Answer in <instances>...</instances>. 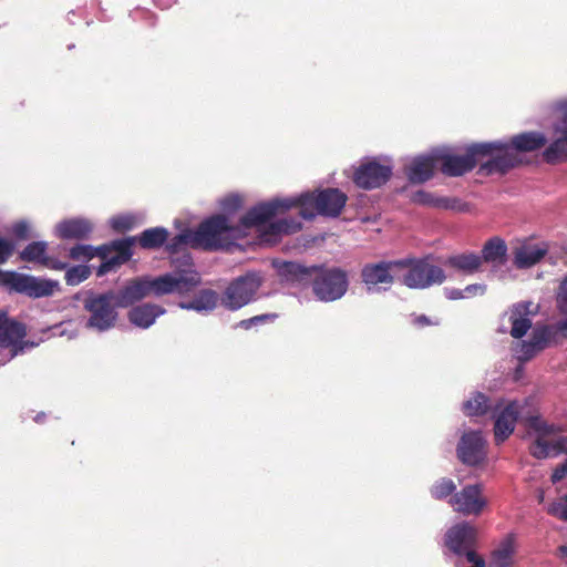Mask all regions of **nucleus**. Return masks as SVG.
I'll return each mask as SVG.
<instances>
[{
    "label": "nucleus",
    "mask_w": 567,
    "mask_h": 567,
    "mask_svg": "<svg viewBox=\"0 0 567 567\" xmlns=\"http://www.w3.org/2000/svg\"><path fill=\"white\" fill-rule=\"evenodd\" d=\"M544 159L549 164L567 161V144H548L543 151Z\"/></svg>",
    "instance_id": "nucleus-36"
},
{
    "label": "nucleus",
    "mask_w": 567,
    "mask_h": 567,
    "mask_svg": "<svg viewBox=\"0 0 567 567\" xmlns=\"http://www.w3.org/2000/svg\"><path fill=\"white\" fill-rule=\"evenodd\" d=\"M107 252H110L107 245L94 247L92 245L79 244L70 248L69 257L78 261H89L96 256L105 258Z\"/></svg>",
    "instance_id": "nucleus-30"
},
{
    "label": "nucleus",
    "mask_w": 567,
    "mask_h": 567,
    "mask_svg": "<svg viewBox=\"0 0 567 567\" xmlns=\"http://www.w3.org/2000/svg\"><path fill=\"white\" fill-rule=\"evenodd\" d=\"M540 349H538V347H536L533 342L528 341V342H523L522 343V348H520V351H522V355L520 358L524 359V360H528L530 359L532 357H534V354L539 351Z\"/></svg>",
    "instance_id": "nucleus-50"
},
{
    "label": "nucleus",
    "mask_w": 567,
    "mask_h": 567,
    "mask_svg": "<svg viewBox=\"0 0 567 567\" xmlns=\"http://www.w3.org/2000/svg\"><path fill=\"white\" fill-rule=\"evenodd\" d=\"M494 435L497 444L503 443L515 430V425L519 415V404L517 401H509L505 404L504 400H499L493 406Z\"/></svg>",
    "instance_id": "nucleus-12"
},
{
    "label": "nucleus",
    "mask_w": 567,
    "mask_h": 567,
    "mask_svg": "<svg viewBox=\"0 0 567 567\" xmlns=\"http://www.w3.org/2000/svg\"><path fill=\"white\" fill-rule=\"evenodd\" d=\"M451 504L463 515H478L486 506L480 484L466 485L451 498Z\"/></svg>",
    "instance_id": "nucleus-16"
},
{
    "label": "nucleus",
    "mask_w": 567,
    "mask_h": 567,
    "mask_svg": "<svg viewBox=\"0 0 567 567\" xmlns=\"http://www.w3.org/2000/svg\"><path fill=\"white\" fill-rule=\"evenodd\" d=\"M44 417H45L44 413H39V414L35 415L34 421L37 423H40V422H42L44 420Z\"/></svg>",
    "instance_id": "nucleus-60"
},
{
    "label": "nucleus",
    "mask_w": 567,
    "mask_h": 567,
    "mask_svg": "<svg viewBox=\"0 0 567 567\" xmlns=\"http://www.w3.org/2000/svg\"><path fill=\"white\" fill-rule=\"evenodd\" d=\"M528 434L535 436L529 447L530 454L538 458H547L559 454L558 437L560 427L545 421L540 415H530L526 419Z\"/></svg>",
    "instance_id": "nucleus-8"
},
{
    "label": "nucleus",
    "mask_w": 567,
    "mask_h": 567,
    "mask_svg": "<svg viewBox=\"0 0 567 567\" xmlns=\"http://www.w3.org/2000/svg\"><path fill=\"white\" fill-rule=\"evenodd\" d=\"M392 173V165L368 159L355 168L353 182L359 188L371 190L383 186L391 178Z\"/></svg>",
    "instance_id": "nucleus-11"
},
{
    "label": "nucleus",
    "mask_w": 567,
    "mask_h": 567,
    "mask_svg": "<svg viewBox=\"0 0 567 567\" xmlns=\"http://www.w3.org/2000/svg\"><path fill=\"white\" fill-rule=\"evenodd\" d=\"M532 306L533 302L530 301L517 302L505 313V316H508V320L512 324L509 333L513 338H523L532 328V317L534 315L530 310Z\"/></svg>",
    "instance_id": "nucleus-21"
},
{
    "label": "nucleus",
    "mask_w": 567,
    "mask_h": 567,
    "mask_svg": "<svg viewBox=\"0 0 567 567\" xmlns=\"http://www.w3.org/2000/svg\"><path fill=\"white\" fill-rule=\"evenodd\" d=\"M30 224L27 220H18L13 223L9 229V233L17 240H27L30 237Z\"/></svg>",
    "instance_id": "nucleus-40"
},
{
    "label": "nucleus",
    "mask_w": 567,
    "mask_h": 567,
    "mask_svg": "<svg viewBox=\"0 0 567 567\" xmlns=\"http://www.w3.org/2000/svg\"><path fill=\"white\" fill-rule=\"evenodd\" d=\"M413 323L415 326H419V327H425V326H430V324H437V322L433 323L429 317H426L425 315H420V316H415L413 318Z\"/></svg>",
    "instance_id": "nucleus-54"
},
{
    "label": "nucleus",
    "mask_w": 567,
    "mask_h": 567,
    "mask_svg": "<svg viewBox=\"0 0 567 567\" xmlns=\"http://www.w3.org/2000/svg\"><path fill=\"white\" fill-rule=\"evenodd\" d=\"M557 307L561 312H567V276L561 280L556 296Z\"/></svg>",
    "instance_id": "nucleus-45"
},
{
    "label": "nucleus",
    "mask_w": 567,
    "mask_h": 567,
    "mask_svg": "<svg viewBox=\"0 0 567 567\" xmlns=\"http://www.w3.org/2000/svg\"><path fill=\"white\" fill-rule=\"evenodd\" d=\"M561 117L554 124L553 141L557 143H567V101L559 104Z\"/></svg>",
    "instance_id": "nucleus-35"
},
{
    "label": "nucleus",
    "mask_w": 567,
    "mask_h": 567,
    "mask_svg": "<svg viewBox=\"0 0 567 567\" xmlns=\"http://www.w3.org/2000/svg\"><path fill=\"white\" fill-rule=\"evenodd\" d=\"M480 256L482 264L487 262L495 268L504 266L507 261V246L505 240L499 237L488 239L484 244Z\"/></svg>",
    "instance_id": "nucleus-26"
},
{
    "label": "nucleus",
    "mask_w": 567,
    "mask_h": 567,
    "mask_svg": "<svg viewBox=\"0 0 567 567\" xmlns=\"http://www.w3.org/2000/svg\"><path fill=\"white\" fill-rule=\"evenodd\" d=\"M272 266L281 284L298 288L310 286L312 272L316 271L315 265L307 267L296 261L274 260Z\"/></svg>",
    "instance_id": "nucleus-15"
},
{
    "label": "nucleus",
    "mask_w": 567,
    "mask_h": 567,
    "mask_svg": "<svg viewBox=\"0 0 567 567\" xmlns=\"http://www.w3.org/2000/svg\"><path fill=\"white\" fill-rule=\"evenodd\" d=\"M219 302L220 298L218 292L213 289L205 288L198 290L193 298L181 300L177 306L183 310L208 315L217 308Z\"/></svg>",
    "instance_id": "nucleus-22"
},
{
    "label": "nucleus",
    "mask_w": 567,
    "mask_h": 567,
    "mask_svg": "<svg viewBox=\"0 0 567 567\" xmlns=\"http://www.w3.org/2000/svg\"><path fill=\"white\" fill-rule=\"evenodd\" d=\"M559 454L561 452L567 453V436L558 437Z\"/></svg>",
    "instance_id": "nucleus-57"
},
{
    "label": "nucleus",
    "mask_w": 567,
    "mask_h": 567,
    "mask_svg": "<svg viewBox=\"0 0 567 567\" xmlns=\"http://www.w3.org/2000/svg\"><path fill=\"white\" fill-rule=\"evenodd\" d=\"M91 275V268L86 265H74L65 270V282L69 286H78Z\"/></svg>",
    "instance_id": "nucleus-34"
},
{
    "label": "nucleus",
    "mask_w": 567,
    "mask_h": 567,
    "mask_svg": "<svg viewBox=\"0 0 567 567\" xmlns=\"http://www.w3.org/2000/svg\"><path fill=\"white\" fill-rule=\"evenodd\" d=\"M465 298H471L473 296H483L486 292V285L484 284H471L466 286L464 289Z\"/></svg>",
    "instance_id": "nucleus-48"
},
{
    "label": "nucleus",
    "mask_w": 567,
    "mask_h": 567,
    "mask_svg": "<svg viewBox=\"0 0 567 567\" xmlns=\"http://www.w3.org/2000/svg\"><path fill=\"white\" fill-rule=\"evenodd\" d=\"M68 262L61 261L56 258L47 256L42 266L52 269V270H66Z\"/></svg>",
    "instance_id": "nucleus-49"
},
{
    "label": "nucleus",
    "mask_w": 567,
    "mask_h": 567,
    "mask_svg": "<svg viewBox=\"0 0 567 567\" xmlns=\"http://www.w3.org/2000/svg\"><path fill=\"white\" fill-rule=\"evenodd\" d=\"M220 204L224 210L231 213L241 207V198L239 195H229Z\"/></svg>",
    "instance_id": "nucleus-47"
},
{
    "label": "nucleus",
    "mask_w": 567,
    "mask_h": 567,
    "mask_svg": "<svg viewBox=\"0 0 567 567\" xmlns=\"http://www.w3.org/2000/svg\"><path fill=\"white\" fill-rule=\"evenodd\" d=\"M486 441L482 431L465 432L457 444V457L466 465L475 466L486 457Z\"/></svg>",
    "instance_id": "nucleus-13"
},
{
    "label": "nucleus",
    "mask_w": 567,
    "mask_h": 567,
    "mask_svg": "<svg viewBox=\"0 0 567 567\" xmlns=\"http://www.w3.org/2000/svg\"><path fill=\"white\" fill-rule=\"evenodd\" d=\"M455 489L456 485L451 478H441L431 487V494L436 499H443L453 494Z\"/></svg>",
    "instance_id": "nucleus-38"
},
{
    "label": "nucleus",
    "mask_w": 567,
    "mask_h": 567,
    "mask_svg": "<svg viewBox=\"0 0 567 567\" xmlns=\"http://www.w3.org/2000/svg\"><path fill=\"white\" fill-rule=\"evenodd\" d=\"M559 551L563 557H567V546L559 547Z\"/></svg>",
    "instance_id": "nucleus-61"
},
{
    "label": "nucleus",
    "mask_w": 567,
    "mask_h": 567,
    "mask_svg": "<svg viewBox=\"0 0 567 567\" xmlns=\"http://www.w3.org/2000/svg\"><path fill=\"white\" fill-rule=\"evenodd\" d=\"M549 339V330L547 327L536 328L533 332L532 340L538 349H544Z\"/></svg>",
    "instance_id": "nucleus-44"
},
{
    "label": "nucleus",
    "mask_w": 567,
    "mask_h": 567,
    "mask_svg": "<svg viewBox=\"0 0 567 567\" xmlns=\"http://www.w3.org/2000/svg\"><path fill=\"white\" fill-rule=\"evenodd\" d=\"M444 293H445V297L450 300L465 299L463 289L445 288Z\"/></svg>",
    "instance_id": "nucleus-51"
},
{
    "label": "nucleus",
    "mask_w": 567,
    "mask_h": 567,
    "mask_svg": "<svg viewBox=\"0 0 567 567\" xmlns=\"http://www.w3.org/2000/svg\"><path fill=\"white\" fill-rule=\"evenodd\" d=\"M348 196L339 188H324L316 192H306L295 197L275 198L259 203L251 207L244 217V225H259L271 220L278 213L298 206L299 215L307 220L317 216L337 218L341 215Z\"/></svg>",
    "instance_id": "nucleus-2"
},
{
    "label": "nucleus",
    "mask_w": 567,
    "mask_h": 567,
    "mask_svg": "<svg viewBox=\"0 0 567 567\" xmlns=\"http://www.w3.org/2000/svg\"><path fill=\"white\" fill-rule=\"evenodd\" d=\"M0 287L9 292L21 293L33 299L51 297L60 290L58 280L1 269Z\"/></svg>",
    "instance_id": "nucleus-4"
},
{
    "label": "nucleus",
    "mask_w": 567,
    "mask_h": 567,
    "mask_svg": "<svg viewBox=\"0 0 567 567\" xmlns=\"http://www.w3.org/2000/svg\"><path fill=\"white\" fill-rule=\"evenodd\" d=\"M246 215L247 213L240 218L239 227L231 226L228 218L224 215H215L205 219L194 230L196 248L210 251L229 249L235 244V240L243 237L245 230L250 227L259 228L262 243L276 244L282 235L295 234L302 227L301 221L292 217L246 226L243 223Z\"/></svg>",
    "instance_id": "nucleus-3"
},
{
    "label": "nucleus",
    "mask_w": 567,
    "mask_h": 567,
    "mask_svg": "<svg viewBox=\"0 0 567 567\" xmlns=\"http://www.w3.org/2000/svg\"><path fill=\"white\" fill-rule=\"evenodd\" d=\"M474 144L466 154H453L450 152H437L439 155V169L447 177L463 176L465 173L471 172L476 166V158Z\"/></svg>",
    "instance_id": "nucleus-14"
},
{
    "label": "nucleus",
    "mask_w": 567,
    "mask_h": 567,
    "mask_svg": "<svg viewBox=\"0 0 567 567\" xmlns=\"http://www.w3.org/2000/svg\"><path fill=\"white\" fill-rule=\"evenodd\" d=\"M165 312L166 310L158 305L142 303L133 307L128 311L127 318L133 326L141 329H147Z\"/></svg>",
    "instance_id": "nucleus-24"
},
{
    "label": "nucleus",
    "mask_w": 567,
    "mask_h": 567,
    "mask_svg": "<svg viewBox=\"0 0 567 567\" xmlns=\"http://www.w3.org/2000/svg\"><path fill=\"white\" fill-rule=\"evenodd\" d=\"M135 243H137L135 237H128L125 239L115 240L111 246L107 245V247L110 248V251L115 250L116 255L122 257V260L128 261L133 256L132 247Z\"/></svg>",
    "instance_id": "nucleus-37"
},
{
    "label": "nucleus",
    "mask_w": 567,
    "mask_h": 567,
    "mask_svg": "<svg viewBox=\"0 0 567 567\" xmlns=\"http://www.w3.org/2000/svg\"><path fill=\"white\" fill-rule=\"evenodd\" d=\"M475 529L468 523H461L451 527L445 535V544L458 558L467 556V553H476L473 549Z\"/></svg>",
    "instance_id": "nucleus-17"
},
{
    "label": "nucleus",
    "mask_w": 567,
    "mask_h": 567,
    "mask_svg": "<svg viewBox=\"0 0 567 567\" xmlns=\"http://www.w3.org/2000/svg\"><path fill=\"white\" fill-rule=\"evenodd\" d=\"M411 202L420 206L457 213H466L470 210V204L458 197L440 196L423 189L414 192L411 196Z\"/></svg>",
    "instance_id": "nucleus-18"
},
{
    "label": "nucleus",
    "mask_w": 567,
    "mask_h": 567,
    "mask_svg": "<svg viewBox=\"0 0 567 567\" xmlns=\"http://www.w3.org/2000/svg\"><path fill=\"white\" fill-rule=\"evenodd\" d=\"M536 497H537V501H538L539 503H543V502H544V499H545V492H544L542 488H539V489L537 491V495H536Z\"/></svg>",
    "instance_id": "nucleus-59"
},
{
    "label": "nucleus",
    "mask_w": 567,
    "mask_h": 567,
    "mask_svg": "<svg viewBox=\"0 0 567 567\" xmlns=\"http://www.w3.org/2000/svg\"><path fill=\"white\" fill-rule=\"evenodd\" d=\"M445 265L465 275H473L480 270L482 258L475 252L457 254L447 257Z\"/></svg>",
    "instance_id": "nucleus-27"
},
{
    "label": "nucleus",
    "mask_w": 567,
    "mask_h": 567,
    "mask_svg": "<svg viewBox=\"0 0 567 567\" xmlns=\"http://www.w3.org/2000/svg\"><path fill=\"white\" fill-rule=\"evenodd\" d=\"M430 257L417 259H402L404 264L399 268H404L405 272L398 276V280L410 289H426L434 285H441L445 281L444 270L431 264Z\"/></svg>",
    "instance_id": "nucleus-6"
},
{
    "label": "nucleus",
    "mask_w": 567,
    "mask_h": 567,
    "mask_svg": "<svg viewBox=\"0 0 567 567\" xmlns=\"http://www.w3.org/2000/svg\"><path fill=\"white\" fill-rule=\"evenodd\" d=\"M548 247L542 245H523L514 252V265L518 269H527L539 262L547 254Z\"/></svg>",
    "instance_id": "nucleus-25"
},
{
    "label": "nucleus",
    "mask_w": 567,
    "mask_h": 567,
    "mask_svg": "<svg viewBox=\"0 0 567 567\" xmlns=\"http://www.w3.org/2000/svg\"><path fill=\"white\" fill-rule=\"evenodd\" d=\"M27 331L23 323L11 319L4 311H0V350L9 352L18 350V354L23 351L21 344Z\"/></svg>",
    "instance_id": "nucleus-20"
},
{
    "label": "nucleus",
    "mask_w": 567,
    "mask_h": 567,
    "mask_svg": "<svg viewBox=\"0 0 567 567\" xmlns=\"http://www.w3.org/2000/svg\"><path fill=\"white\" fill-rule=\"evenodd\" d=\"M275 318H277V315L266 313V315H259V316L251 317V321H252L254 326H257V324L265 323L268 320H272Z\"/></svg>",
    "instance_id": "nucleus-53"
},
{
    "label": "nucleus",
    "mask_w": 567,
    "mask_h": 567,
    "mask_svg": "<svg viewBox=\"0 0 567 567\" xmlns=\"http://www.w3.org/2000/svg\"><path fill=\"white\" fill-rule=\"evenodd\" d=\"M135 238L138 246L143 249H158L166 244L168 230L161 226L147 228Z\"/></svg>",
    "instance_id": "nucleus-29"
},
{
    "label": "nucleus",
    "mask_w": 567,
    "mask_h": 567,
    "mask_svg": "<svg viewBox=\"0 0 567 567\" xmlns=\"http://www.w3.org/2000/svg\"><path fill=\"white\" fill-rule=\"evenodd\" d=\"M544 144H474L477 153H491V158L480 167L482 174H505L517 163L513 152H533Z\"/></svg>",
    "instance_id": "nucleus-7"
},
{
    "label": "nucleus",
    "mask_w": 567,
    "mask_h": 567,
    "mask_svg": "<svg viewBox=\"0 0 567 567\" xmlns=\"http://www.w3.org/2000/svg\"><path fill=\"white\" fill-rule=\"evenodd\" d=\"M515 555L514 539L509 536L501 542L498 547L493 550L487 567H513Z\"/></svg>",
    "instance_id": "nucleus-28"
},
{
    "label": "nucleus",
    "mask_w": 567,
    "mask_h": 567,
    "mask_svg": "<svg viewBox=\"0 0 567 567\" xmlns=\"http://www.w3.org/2000/svg\"><path fill=\"white\" fill-rule=\"evenodd\" d=\"M111 226L115 230L125 231L134 226V217L131 215H120L111 218Z\"/></svg>",
    "instance_id": "nucleus-41"
},
{
    "label": "nucleus",
    "mask_w": 567,
    "mask_h": 567,
    "mask_svg": "<svg viewBox=\"0 0 567 567\" xmlns=\"http://www.w3.org/2000/svg\"><path fill=\"white\" fill-rule=\"evenodd\" d=\"M310 286L317 300L333 302L341 299L349 288V276L340 267L316 266Z\"/></svg>",
    "instance_id": "nucleus-5"
},
{
    "label": "nucleus",
    "mask_w": 567,
    "mask_h": 567,
    "mask_svg": "<svg viewBox=\"0 0 567 567\" xmlns=\"http://www.w3.org/2000/svg\"><path fill=\"white\" fill-rule=\"evenodd\" d=\"M507 330L505 328H499V332L505 333Z\"/></svg>",
    "instance_id": "nucleus-62"
},
{
    "label": "nucleus",
    "mask_w": 567,
    "mask_h": 567,
    "mask_svg": "<svg viewBox=\"0 0 567 567\" xmlns=\"http://www.w3.org/2000/svg\"><path fill=\"white\" fill-rule=\"evenodd\" d=\"M404 261H378L365 264L361 269V281L368 293H380L390 290L398 278L395 269Z\"/></svg>",
    "instance_id": "nucleus-10"
},
{
    "label": "nucleus",
    "mask_w": 567,
    "mask_h": 567,
    "mask_svg": "<svg viewBox=\"0 0 567 567\" xmlns=\"http://www.w3.org/2000/svg\"><path fill=\"white\" fill-rule=\"evenodd\" d=\"M185 246L196 248L194 230H185L166 241V249L169 254H176Z\"/></svg>",
    "instance_id": "nucleus-33"
},
{
    "label": "nucleus",
    "mask_w": 567,
    "mask_h": 567,
    "mask_svg": "<svg viewBox=\"0 0 567 567\" xmlns=\"http://www.w3.org/2000/svg\"><path fill=\"white\" fill-rule=\"evenodd\" d=\"M16 245L13 241L0 237V264L6 262L14 251Z\"/></svg>",
    "instance_id": "nucleus-46"
},
{
    "label": "nucleus",
    "mask_w": 567,
    "mask_h": 567,
    "mask_svg": "<svg viewBox=\"0 0 567 567\" xmlns=\"http://www.w3.org/2000/svg\"><path fill=\"white\" fill-rule=\"evenodd\" d=\"M48 244L45 241H32L20 251V259L28 262L42 265L47 257Z\"/></svg>",
    "instance_id": "nucleus-32"
},
{
    "label": "nucleus",
    "mask_w": 567,
    "mask_h": 567,
    "mask_svg": "<svg viewBox=\"0 0 567 567\" xmlns=\"http://www.w3.org/2000/svg\"><path fill=\"white\" fill-rule=\"evenodd\" d=\"M200 282V275L187 256L182 268L158 277L132 280L117 291L110 290L101 293L90 291L83 300V308L89 312L85 326L97 332L109 331L117 321V308H127L151 293L157 297L171 293L184 297Z\"/></svg>",
    "instance_id": "nucleus-1"
},
{
    "label": "nucleus",
    "mask_w": 567,
    "mask_h": 567,
    "mask_svg": "<svg viewBox=\"0 0 567 567\" xmlns=\"http://www.w3.org/2000/svg\"><path fill=\"white\" fill-rule=\"evenodd\" d=\"M567 474V461L561 466L557 467L551 474L553 483H557L563 480Z\"/></svg>",
    "instance_id": "nucleus-52"
},
{
    "label": "nucleus",
    "mask_w": 567,
    "mask_h": 567,
    "mask_svg": "<svg viewBox=\"0 0 567 567\" xmlns=\"http://www.w3.org/2000/svg\"><path fill=\"white\" fill-rule=\"evenodd\" d=\"M557 330L567 338V318L557 323Z\"/></svg>",
    "instance_id": "nucleus-56"
},
{
    "label": "nucleus",
    "mask_w": 567,
    "mask_h": 567,
    "mask_svg": "<svg viewBox=\"0 0 567 567\" xmlns=\"http://www.w3.org/2000/svg\"><path fill=\"white\" fill-rule=\"evenodd\" d=\"M508 142H513V143H542V142H548V141L540 133L527 132V133H522V134L514 135L513 137H511V140Z\"/></svg>",
    "instance_id": "nucleus-42"
},
{
    "label": "nucleus",
    "mask_w": 567,
    "mask_h": 567,
    "mask_svg": "<svg viewBox=\"0 0 567 567\" xmlns=\"http://www.w3.org/2000/svg\"><path fill=\"white\" fill-rule=\"evenodd\" d=\"M93 231V225L85 218L61 220L54 228L56 237L63 240H85Z\"/></svg>",
    "instance_id": "nucleus-23"
},
{
    "label": "nucleus",
    "mask_w": 567,
    "mask_h": 567,
    "mask_svg": "<svg viewBox=\"0 0 567 567\" xmlns=\"http://www.w3.org/2000/svg\"><path fill=\"white\" fill-rule=\"evenodd\" d=\"M492 409L489 399L482 392H475L473 396L463 402L462 410L467 416H482Z\"/></svg>",
    "instance_id": "nucleus-31"
},
{
    "label": "nucleus",
    "mask_w": 567,
    "mask_h": 567,
    "mask_svg": "<svg viewBox=\"0 0 567 567\" xmlns=\"http://www.w3.org/2000/svg\"><path fill=\"white\" fill-rule=\"evenodd\" d=\"M547 513L567 522V495L564 502H555L548 505Z\"/></svg>",
    "instance_id": "nucleus-43"
},
{
    "label": "nucleus",
    "mask_w": 567,
    "mask_h": 567,
    "mask_svg": "<svg viewBox=\"0 0 567 567\" xmlns=\"http://www.w3.org/2000/svg\"><path fill=\"white\" fill-rule=\"evenodd\" d=\"M4 350H0V365L6 364L10 360H12L16 355H18V350H10L9 352H3Z\"/></svg>",
    "instance_id": "nucleus-55"
},
{
    "label": "nucleus",
    "mask_w": 567,
    "mask_h": 567,
    "mask_svg": "<svg viewBox=\"0 0 567 567\" xmlns=\"http://www.w3.org/2000/svg\"><path fill=\"white\" fill-rule=\"evenodd\" d=\"M236 327H239V328L248 330V329L252 328L254 324H252L251 318H249V319H244V320L239 321L236 324Z\"/></svg>",
    "instance_id": "nucleus-58"
},
{
    "label": "nucleus",
    "mask_w": 567,
    "mask_h": 567,
    "mask_svg": "<svg viewBox=\"0 0 567 567\" xmlns=\"http://www.w3.org/2000/svg\"><path fill=\"white\" fill-rule=\"evenodd\" d=\"M262 285L258 272L248 271L231 280L220 298V305L230 311H236L255 300Z\"/></svg>",
    "instance_id": "nucleus-9"
},
{
    "label": "nucleus",
    "mask_w": 567,
    "mask_h": 567,
    "mask_svg": "<svg viewBox=\"0 0 567 567\" xmlns=\"http://www.w3.org/2000/svg\"><path fill=\"white\" fill-rule=\"evenodd\" d=\"M439 168L437 152L414 156L404 167L405 176L411 184H424L434 176Z\"/></svg>",
    "instance_id": "nucleus-19"
},
{
    "label": "nucleus",
    "mask_w": 567,
    "mask_h": 567,
    "mask_svg": "<svg viewBox=\"0 0 567 567\" xmlns=\"http://www.w3.org/2000/svg\"><path fill=\"white\" fill-rule=\"evenodd\" d=\"M106 255H109V252ZM102 259L103 261L96 269V276L99 277H102L111 271H115L120 266L126 262V260H122V257L116 254L111 257L105 256V258Z\"/></svg>",
    "instance_id": "nucleus-39"
}]
</instances>
